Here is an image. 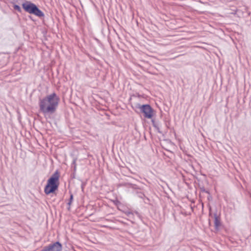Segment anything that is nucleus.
<instances>
[{
  "mask_svg": "<svg viewBox=\"0 0 251 251\" xmlns=\"http://www.w3.org/2000/svg\"><path fill=\"white\" fill-rule=\"evenodd\" d=\"M136 195L138 197L141 199H144V198H146V199L144 201L145 203H148L150 201L149 199L145 196V194L141 192H136Z\"/></svg>",
  "mask_w": 251,
  "mask_h": 251,
  "instance_id": "6e6552de",
  "label": "nucleus"
},
{
  "mask_svg": "<svg viewBox=\"0 0 251 251\" xmlns=\"http://www.w3.org/2000/svg\"><path fill=\"white\" fill-rule=\"evenodd\" d=\"M13 7H14V9L15 10H17V11H18L19 12H21V11H22L21 7L19 5H18L14 4V6H13Z\"/></svg>",
  "mask_w": 251,
  "mask_h": 251,
  "instance_id": "f8f14e48",
  "label": "nucleus"
},
{
  "mask_svg": "<svg viewBox=\"0 0 251 251\" xmlns=\"http://www.w3.org/2000/svg\"><path fill=\"white\" fill-rule=\"evenodd\" d=\"M201 192H205L209 194V196L207 197V199L208 200H211L212 199V197L210 195V192L209 191V189H201Z\"/></svg>",
  "mask_w": 251,
  "mask_h": 251,
  "instance_id": "9b49d317",
  "label": "nucleus"
},
{
  "mask_svg": "<svg viewBox=\"0 0 251 251\" xmlns=\"http://www.w3.org/2000/svg\"><path fill=\"white\" fill-rule=\"evenodd\" d=\"M59 99L54 93L39 100L40 110L44 114L55 112L58 105Z\"/></svg>",
  "mask_w": 251,
  "mask_h": 251,
  "instance_id": "f257e3e1",
  "label": "nucleus"
},
{
  "mask_svg": "<svg viewBox=\"0 0 251 251\" xmlns=\"http://www.w3.org/2000/svg\"><path fill=\"white\" fill-rule=\"evenodd\" d=\"M163 192L165 193L164 196L167 197L168 198H169V196L168 195V193L167 192H166V191H163Z\"/></svg>",
  "mask_w": 251,
  "mask_h": 251,
  "instance_id": "4468645a",
  "label": "nucleus"
},
{
  "mask_svg": "<svg viewBox=\"0 0 251 251\" xmlns=\"http://www.w3.org/2000/svg\"><path fill=\"white\" fill-rule=\"evenodd\" d=\"M168 190H169V191H170V192H172V189H168Z\"/></svg>",
  "mask_w": 251,
  "mask_h": 251,
  "instance_id": "dca6fc26",
  "label": "nucleus"
},
{
  "mask_svg": "<svg viewBox=\"0 0 251 251\" xmlns=\"http://www.w3.org/2000/svg\"><path fill=\"white\" fill-rule=\"evenodd\" d=\"M33 14L39 17H43L44 16V13L40 10L36 6L35 7V9L34 10V11L33 13Z\"/></svg>",
  "mask_w": 251,
  "mask_h": 251,
  "instance_id": "0eeeda50",
  "label": "nucleus"
},
{
  "mask_svg": "<svg viewBox=\"0 0 251 251\" xmlns=\"http://www.w3.org/2000/svg\"><path fill=\"white\" fill-rule=\"evenodd\" d=\"M58 189H44V192L46 195H50V194H55L56 191Z\"/></svg>",
  "mask_w": 251,
  "mask_h": 251,
  "instance_id": "9d476101",
  "label": "nucleus"
},
{
  "mask_svg": "<svg viewBox=\"0 0 251 251\" xmlns=\"http://www.w3.org/2000/svg\"><path fill=\"white\" fill-rule=\"evenodd\" d=\"M69 194H70V198H69V201L67 203V204L69 205V207H68V209L69 210H70V206H71V203L74 199L73 194L72 193V192L71 191H69Z\"/></svg>",
  "mask_w": 251,
  "mask_h": 251,
  "instance_id": "1a4fd4ad",
  "label": "nucleus"
},
{
  "mask_svg": "<svg viewBox=\"0 0 251 251\" xmlns=\"http://www.w3.org/2000/svg\"><path fill=\"white\" fill-rule=\"evenodd\" d=\"M211 208H209V216H212V213H211Z\"/></svg>",
  "mask_w": 251,
  "mask_h": 251,
  "instance_id": "2eb2a0df",
  "label": "nucleus"
},
{
  "mask_svg": "<svg viewBox=\"0 0 251 251\" xmlns=\"http://www.w3.org/2000/svg\"><path fill=\"white\" fill-rule=\"evenodd\" d=\"M22 6L26 12L33 14L36 5L29 1H26L23 3Z\"/></svg>",
  "mask_w": 251,
  "mask_h": 251,
  "instance_id": "39448f33",
  "label": "nucleus"
},
{
  "mask_svg": "<svg viewBox=\"0 0 251 251\" xmlns=\"http://www.w3.org/2000/svg\"><path fill=\"white\" fill-rule=\"evenodd\" d=\"M114 203V204L116 205H119V204L121 203V202H120L119 201H118L117 198H115V199L114 200H111Z\"/></svg>",
  "mask_w": 251,
  "mask_h": 251,
  "instance_id": "ddd939ff",
  "label": "nucleus"
},
{
  "mask_svg": "<svg viewBox=\"0 0 251 251\" xmlns=\"http://www.w3.org/2000/svg\"><path fill=\"white\" fill-rule=\"evenodd\" d=\"M59 174L56 171L48 179V183L45 188H57L59 184Z\"/></svg>",
  "mask_w": 251,
  "mask_h": 251,
  "instance_id": "f03ea898",
  "label": "nucleus"
},
{
  "mask_svg": "<svg viewBox=\"0 0 251 251\" xmlns=\"http://www.w3.org/2000/svg\"><path fill=\"white\" fill-rule=\"evenodd\" d=\"M214 226L216 231H218L220 227L221 226V217L220 215H218L217 212L214 214Z\"/></svg>",
  "mask_w": 251,
  "mask_h": 251,
  "instance_id": "423d86ee",
  "label": "nucleus"
},
{
  "mask_svg": "<svg viewBox=\"0 0 251 251\" xmlns=\"http://www.w3.org/2000/svg\"><path fill=\"white\" fill-rule=\"evenodd\" d=\"M62 248L61 243L59 241H56L45 246L40 251H61Z\"/></svg>",
  "mask_w": 251,
  "mask_h": 251,
  "instance_id": "7ed1b4c3",
  "label": "nucleus"
},
{
  "mask_svg": "<svg viewBox=\"0 0 251 251\" xmlns=\"http://www.w3.org/2000/svg\"><path fill=\"white\" fill-rule=\"evenodd\" d=\"M142 112L144 114V117L148 119H151L153 116V110L149 104L143 105L140 107Z\"/></svg>",
  "mask_w": 251,
  "mask_h": 251,
  "instance_id": "20e7f679",
  "label": "nucleus"
}]
</instances>
